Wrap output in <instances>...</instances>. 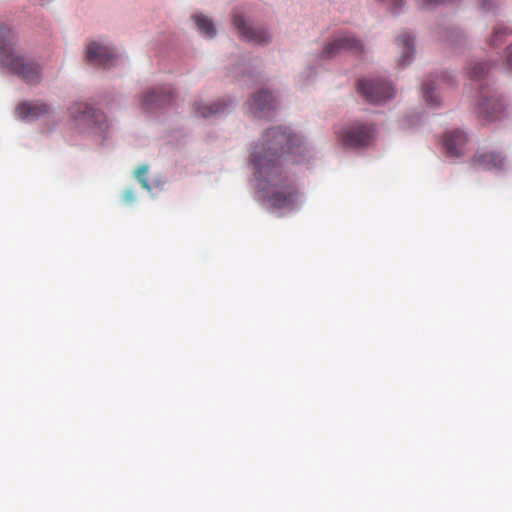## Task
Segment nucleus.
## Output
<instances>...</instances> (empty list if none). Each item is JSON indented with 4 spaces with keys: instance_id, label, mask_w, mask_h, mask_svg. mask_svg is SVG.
I'll return each mask as SVG.
<instances>
[{
    "instance_id": "12",
    "label": "nucleus",
    "mask_w": 512,
    "mask_h": 512,
    "mask_svg": "<svg viewBox=\"0 0 512 512\" xmlns=\"http://www.w3.org/2000/svg\"><path fill=\"white\" fill-rule=\"evenodd\" d=\"M504 163V157L492 151H478L472 159V164L475 167L486 170H500L503 168Z\"/></svg>"
},
{
    "instance_id": "10",
    "label": "nucleus",
    "mask_w": 512,
    "mask_h": 512,
    "mask_svg": "<svg viewBox=\"0 0 512 512\" xmlns=\"http://www.w3.org/2000/svg\"><path fill=\"white\" fill-rule=\"evenodd\" d=\"M467 136L463 131L452 130L443 136V148L449 157H459L464 153Z\"/></svg>"
},
{
    "instance_id": "26",
    "label": "nucleus",
    "mask_w": 512,
    "mask_h": 512,
    "mask_svg": "<svg viewBox=\"0 0 512 512\" xmlns=\"http://www.w3.org/2000/svg\"><path fill=\"white\" fill-rule=\"evenodd\" d=\"M441 81L449 82V77L447 75H442L441 76Z\"/></svg>"
},
{
    "instance_id": "19",
    "label": "nucleus",
    "mask_w": 512,
    "mask_h": 512,
    "mask_svg": "<svg viewBox=\"0 0 512 512\" xmlns=\"http://www.w3.org/2000/svg\"><path fill=\"white\" fill-rule=\"evenodd\" d=\"M488 65L482 62L471 63L468 67V75L471 79L481 80L488 73Z\"/></svg>"
},
{
    "instance_id": "18",
    "label": "nucleus",
    "mask_w": 512,
    "mask_h": 512,
    "mask_svg": "<svg viewBox=\"0 0 512 512\" xmlns=\"http://www.w3.org/2000/svg\"><path fill=\"white\" fill-rule=\"evenodd\" d=\"M437 81H434L433 79H428L426 82L423 83L422 89H423V96L427 102V104L432 106H438L439 105V99L437 95L434 94V90L436 89Z\"/></svg>"
},
{
    "instance_id": "20",
    "label": "nucleus",
    "mask_w": 512,
    "mask_h": 512,
    "mask_svg": "<svg viewBox=\"0 0 512 512\" xmlns=\"http://www.w3.org/2000/svg\"><path fill=\"white\" fill-rule=\"evenodd\" d=\"M512 35V30L507 27L499 26L497 27L492 37L489 39V45L493 47H497L502 44L507 36Z\"/></svg>"
},
{
    "instance_id": "13",
    "label": "nucleus",
    "mask_w": 512,
    "mask_h": 512,
    "mask_svg": "<svg viewBox=\"0 0 512 512\" xmlns=\"http://www.w3.org/2000/svg\"><path fill=\"white\" fill-rule=\"evenodd\" d=\"M275 106V99L272 94L266 90H261L257 94L253 95L249 101V107L251 112L255 115L262 113L266 110H271Z\"/></svg>"
},
{
    "instance_id": "8",
    "label": "nucleus",
    "mask_w": 512,
    "mask_h": 512,
    "mask_svg": "<svg viewBox=\"0 0 512 512\" xmlns=\"http://www.w3.org/2000/svg\"><path fill=\"white\" fill-rule=\"evenodd\" d=\"M173 92L169 87H157L147 91L142 97V108L152 110L163 107L173 100Z\"/></svg>"
},
{
    "instance_id": "23",
    "label": "nucleus",
    "mask_w": 512,
    "mask_h": 512,
    "mask_svg": "<svg viewBox=\"0 0 512 512\" xmlns=\"http://www.w3.org/2000/svg\"><path fill=\"white\" fill-rule=\"evenodd\" d=\"M506 64L509 68H512V45L508 48Z\"/></svg>"
},
{
    "instance_id": "25",
    "label": "nucleus",
    "mask_w": 512,
    "mask_h": 512,
    "mask_svg": "<svg viewBox=\"0 0 512 512\" xmlns=\"http://www.w3.org/2000/svg\"><path fill=\"white\" fill-rule=\"evenodd\" d=\"M134 199V193L132 191H127L125 193V200L130 202Z\"/></svg>"
},
{
    "instance_id": "24",
    "label": "nucleus",
    "mask_w": 512,
    "mask_h": 512,
    "mask_svg": "<svg viewBox=\"0 0 512 512\" xmlns=\"http://www.w3.org/2000/svg\"><path fill=\"white\" fill-rule=\"evenodd\" d=\"M493 0H482V6L484 9H490L492 7Z\"/></svg>"
},
{
    "instance_id": "1",
    "label": "nucleus",
    "mask_w": 512,
    "mask_h": 512,
    "mask_svg": "<svg viewBox=\"0 0 512 512\" xmlns=\"http://www.w3.org/2000/svg\"><path fill=\"white\" fill-rule=\"evenodd\" d=\"M299 148V139L279 126L266 130L251 153L250 162L262 189H265V183L278 187L267 196V201L274 208H288L295 203L294 187L284 183L281 177L280 157Z\"/></svg>"
},
{
    "instance_id": "7",
    "label": "nucleus",
    "mask_w": 512,
    "mask_h": 512,
    "mask_svg": "<svg viewBox=\"0 0 512 512\" xmlns=\"http://www.w3.org/2000/svg\"><path fill=\"white\" fill-rule=\"evenodd\" d=\"M117 56L113 50L98 42H91L86 49V61L95 66L110 68L115 65Z\"/></svg>"
},
{
    "instance_id": "5",
    "label": "nucleus",
    "mask_w": 512,
    "mask_h": 512,
    "mask_svg": "<svg viewBox=\"0 0 512 512\" xmlns=\"http://www.w3.org/2000/svg\"><path fill=\"white\" fill-rule=\"evenodd\" d=\"M374 133L375 129L373 126L356 124L342 132H337V137L346 147L360 148L370 144Z\"/></svg>"
},
{
    "instance_id": "17",
    "label": "nucleus",
    "mask_w": 512,
    "mask_h": 512,
    "mask_svg": "<svg viewBox=\"0 0 512 512\" xmlns=\"http://www.w3.org/2000/svg\"><path fill=\"white\" fill-rule=\"evenodd\" d=\"M194 21L199 31L206 37L212 38L216 35V29L213 22L204 15H194Z\"/></svg>"
},
{
    "instance_id": "22",
    "label": "nucleus",
    "mask_w": 512,
    "mask_h": 512,
    "mask_svg": "<svg viewBox=\"0 0 512 512\" xmlns=\"http://www.w3.org/2000/svg\"><path fill=\"white\" fill-rule=\"evenodd\" d=\"M452 0H420L419 7L421 9H432L438 5L451 2Z\"/></svg>"
},
{
    "instance_id": "2",
    "label": "nucleus",
    "mask_w": 512,
    "mask_h": 512,
    "mask_svg": "<svg viewBox=\"0 0 512 512\" xmlns=\"http://www.w3.org/2000/svg\"><path fill=\"white\" fill-rule=\"evenodd\" d=\"M14 44L13 31L8 26H0V60L2 64L26 83H38L41 79L39 65L19 54L15 50Z\"/></svg>"
},
{
    "instance_id": "15",
    "label": "nucleus",
    "mask_w": 512,
    "mask_h": 512,
    "mask_svg": "<svg viewBox=\"0 0 512 512\" xmlns=\"http://www.w3.org/2000/svg\"><path fill=\"white\" fill-rule=\"evenodd\" d=\"M398 44L402 47V55L400 58V65L405 66L409 64L413 58L414 54V41L413 38L407 33L404 32L400 34L397 38Z\"/></svg>"
},
{
    "instance_id": "6",
    "label": "nucleus",
    "mask_w": 512,
    "mask_h": 512,
    "mask_svg": "<svg viewBox=\"0 0 512 512\" xmlns=\"http://www.w3.org/2000/svg\"><path fill=\"white\" fill-rule=\"evenodd\" d=\"M364 50L363 44L350 34H341L328 42L322 51L323 58H332L344 51L360 54Z\"/></svg>"
},
{
    "instance_id": "4",
    "label": "nucleus",
    "mask_w": 512,
    "mask_h": 512,
    "mask_svg": "<svg viewBox=\"0 0 512 512\" xmlns=\"http://www.w3.org/2000/svg\"><path fill=\"white\" fill-rule=\"evenodd\" d=\"M357 91L371 103H380L395 95V90L390 83L374 79H360L357 83Z\"/></svg>"
},
{
    "instance_id": "9",
    "label": "nucleus",
    "mask_w": 512,
    "mask_h": 512,
    "mask_svg": "<svg viewBox=\"0 0 512 512\" xmlns=\"http://www.w3.org/2000/svg\"><path fill=\"white\" fill-rule=\"evenodd\" d=\"M233 24L241 36L249 41L263 44L270 40V35L266 30L253 28L247 25L244 18L238 13H235L233 16Z\"/></svg>"
},
{
    "instance_id": "14",
    "label": "nucleus",
    "mask_w": 512,
    "mask_h": 512,
    "mask_svg": "<svg viewBox=\"0 0 512 512\" xmlns=\"http://www.w3.org/2000/svg\"><path fill=\"white\" fill-rule=\"evenodd\" d=\"M49 106L45 103H20L17 112L21 118H36L49 112Z\"/></svg>"
},
{
    "instance_id": "21",
    "label": "nucleus",
    "mask_w": 512,
    "mask_h": 512,
    "mask_svg": "<svg viewBox=\"0 0 512 512\" xmlns=\"http://www.w3.org/2000/svg\"><path fill=\"white\" fill-rule=\"evenodd\" d=\"M147 172H148V167L147 166L142 165V166L138 167L137 170H136V178L141 183L143 188L149 190L150 186H149V183H148V180H147V177H146Z\"/></svg>"
},
{
    "instance_id": "16",
    "label": "nucleus",
    "mask_w": 512,
    "mask_h": 512,
    "mask_svg": "<svg viewBox=\"0 0 512 512\" xmlns=\"http://www.w3.org/2000/svg\"><path fill=\"white\" fill-rule=\"evenodd\" d=\"M227 106L228 103L226 101H219L205 106H200L199 104L195 103L194 112L196 116L206 118L211 115L223 112Z\"/></svg>"
},
{
    "instance_id": "11",
    "label": "nucleus",
    "mask_w": 512,
    "mask_h": 512,
    "mask_svg": "<svg viewBox=\"0 0 512 512\" xmlns=\"http://www.w3.org/2000/svg\"><path fill=\"white\" fill-rule=\"evenodd\" d=\"M68 111L70 116L76 122H84L87 124H98L100 123V118L103 117L101 113L95 111L91 106L82 102L72 104Z\"/></svg>"
},
{
    "instance_id": "3",
    "label": "nucleus",
    "mask_w": 512,
    "mask_h": 512,
    "mask_svg": "<svg viewBox=\"0 0 512 512\" xmlns=\"http://www.w3.org/2000/svg\"><path fill=\"white\" fill-rule=\"evenodd\" d=\"M506 105L503 98L488 86H481L476 108L478 118L490 123L505 116Z\"/></svg>"
}]
</instances>
